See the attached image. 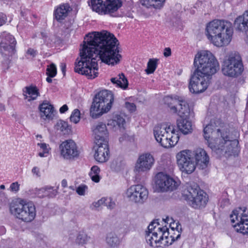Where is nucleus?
Listing matches in <instances>:
<instances>
[{
  "instance_id": "nucleus-35",
  "label": "nucleus",
  "mask_w": 248,
  "mask_h": 248,
  "mask_svg": "<svg viewBox=\"0 0 248 248\" xmlns=\"http://www.w3.org/2000/svg\"><path fill=\"white\" fill-rule=\"evenodd\" d=\"M106 241L107 243L111 247H117L120 243L119 238L114 232H109L107 234Z\"/></svg>"
},
{
  "instance_id": "nucleus-1",
  "label": "nucleus",
  "mask_w": 248,
  "mask_h": 248,
  "mask_svg": "<svg viewBox=\"0 0 248 248\" xmlns=\"http://www.w3.org/2000/svg\"><path fill=\"white\" fill-rule=\"evenodd\" d=\"M118 43L114 35L106 31L87 34L80 49V60L77 59L75 63V72L93 79L98 74L97 58L108 65L118 63L122 56Z\"/></svg>"
},
{
  "instance_id": "nucleus-4",
  "label": "nucleus",
  "mask_w": 248,
  "mask_h": 248,
  "mask_svg": "<svg viewBox=\"0 0 248 248\" xmlns=\"http://www.w3.org/2000/svg\"><path fill=\"white\" fill-rule=\"evenodd\" d=\"M193 64L195 71L210 78L219 69V64L215 57L207 50L199 52L195 56Z\"/></svg>"
},
{
  "instance_id": "nucleus-41",
  "label": "nucleus",
  "mask_w": 248,
  "mask_h": 248,
  "mask_svg": "<svg viewBox=\"0 0 248 248\" xmlns=\"http://www.w3.org/2000/svg\"><path fill=\"white\" fill-rule=\"evenodd\" d=\"M157 59H150L147 63V68L145 70L146 73L147 74L153 73L157 67Z\"/></svg>"
},
{
  "instance_id": "nucleus-15",
  "label": "nucleus",
  "mask_w": 248,
  "mask_h": 248,
  "mask_svg": "<svg viewBox=\"0 0 248 248\" xmlns=\"http://www.w3.org/2000/svg\"><path fill=\"white\" fill-rule=\"evenodd\" d=\"M61 155L66 159H72L78 157L79 155L77 145L72 140L63 141L59 146Z\"/></svg>"
},
{
  "instance_id": "nucleus-37",
  "label": "nucleus",
  "mask_w": 248,
  "mask_h": 248,
  "mask_svg": "<svg viewBox=\"0 0 248 248\" xmlns=\"http://www.w3.org/2000/svg\"><path fill=\"white\" fill-rule=\"evenodd\" d=\"M58 129H59L62 135H68L71 132V127L68 123L63 121H60L57 124Z\"/></svg>"
},
{
  "instance_id": "nucleus-10",
  "label": "nucleus",
  "mask_w": 248,
  "mask_h": 248,
  "mask_svg": "<svg viewBox=\"0 0 248 248\" xmlns=\"http://www.w3.org/2000/svg\"><path fill=\"white\" fill-rule=\"evenodd\" d=\"M243 71L242 59L237 52L232 53L223 62L222 72L225 76L236 78L241 75Z\"/></svg>"
},
{
  "instance_id": "nucleus-48",
  "label": "nucleus",
  "mask_w": 248,
  "mask_h": 248,
  "mask_svg": "<svg viewBox=\"0 0 248 248\" xmlns=\"http://www.w3.org/2000/svg\"><path fill=\"white\" fill-rule=\"evenodd\" d=\"M125 106L130 112H134L136 109V106L133 103L127 102L125 104Z\"/></svg>"
},
{
  "instance_id": "nucleus-11",
  "label": "nucleus",
  "mask_w": 248,
  "mask_h": 248,
  "mask_svg": "<svg viewBox=\"0 0 248 248\" xmlns=\"http://www.w3.org/2000/svg\"><path fill=\"white\" fill-rule=\"evenodd\" d=\"M193 153L189 150H182L176 155L177 163L181 171L192 173L196 169Z\"/></svg>"
},
{
  "instance_id": "nucleus-3",
  "label": "nucleus",
  "mask_w": 248,
  "mask_h": 248,
  "mask_svg": "<svg viewBox=\"0 0 248 248\" xmlns=\"http://www.w3.org/2000/svg\"><path fill=\"white\" fill-rule=\"evenodd\" d=\"M233 33L232 23L226 20L214 19L206 27V35L215 46L221 47L228 45Z\"/></svg>"
},
{
  "instance_id": "nucleus-47",
  "label": "nucleus",
  "mask_w": 248,
  "mask_h": 248,
  "mask_svg": "<svg viewBox=\"0 0 248 248\" xmlns=\"http://www.w3.org/2000/svg\"><path fill=\"white\" fill-rule=\"evenodd\" d=\"M106 201L105 202V206H106L108 209H112L114 207L115 203L114 202L112 201L110 198H106Z\"/></svg>"
},
{
  "instance_id": "nucleus-28",
  "label": "nucleus",
  "mask_w": 248,
  "mask_h": 248,
  "mask_svg": "<svg viewBox=\"0 0 248 248\" xmlns=\"http://www.w3.org/2000/svg\"><path fill=\"white\" fill-rule=\"evenodd\" d=\"M188 118H181L177 120V125L179 130L184 134L186 135L192 131V124Z\"/></svg>"
},
{
  "instance_id": "nucleus-52",
  "label": "nucleus",
  "mask_w": 248,
  "mask_h": 248,
  "mask_svg": "<svg viewBox=\"0 0 248 248\" xmlns=\"http://www.w3.org/2000/svg\"><path fill=\"white\" fill-rule=\"evenodd\" d=\"M27 53L28 54L30 55L32 57H35L37 54L36 50L31 48L28 49Z\"/></svg>"
},
{
  "instance_id": "nucleus-38",
  "label": "nucleus",
  "mask_w": 248,
  "mask_h": 248,
  "mask_svg": "<svg viewBox=\"0 0 248 248\" xmlns=\"http://www.w3.org/2000/svg\"><path fill=\"white\" fill-rule=\"evenodd\" d=\"M100 171L99 168L97 166H93L91 168L89 175L92 181L95 183H98L100 181V177L99 175Z\"/></svg>"
},
{
  "instance_id": "nucleus-19",
  "label": "nucleus",
  "mask_w": 248,
  "mask_h": 248,
  "mask_svg": "<svg viewBox=\"0 0 248 248\" xmlns=\"http://www.w3.org/2000/svg\"><path fill=\"white\" fill-rule=\"evenodd\" d=\"M193 154L196 166L201 170L205 169L209 161V157L206 152L202 148H198L195 151Z\"/></svg>"
},
{
  "instance_id": "nucleus-27",
  "label": "nucleus",
  "mask_w": 248,
  "mask_h": 248,
  "mask_svg": "<svg viewBox=\"0 0 248 248\" xmlns=\"http://www.w3.org/2000/svg\"><path fill=\"white\" fill-rule=\"evenodd\" d=\"M179 108H177V112L175 113L181 118H189L193 116V112L190 110L189 106L187 102L184 99V102L181 103Z\"/></svg>"
},
{
  "instance_id": "nucleus-32",
  "label": "nucleus",
  "mask_w": 248,
  "mask_h": 248,
  "mask_svg": "<svg viewBox=\"0 0 248 248\" xmlns=\"http://www.w3.org/2000/svg\"><path fill=\"white\" fill-rule=\"evenodd\" d=\"M108 0H90L89 4L93 11L98 14L102 13V9Z\"/></svg>"
},
{
  "instance_id": "nucleus-14",
  "label": "nucleus",
  "mask_w": 248,
  "mask_h": 248,
  "mask_svg": "<svg viewBox=\"0 0 248 248\" xmlns=\"http://www.w3.org/2000/svg\"><path fill=\"white\" fill-rule=\"evenodd\" d=\"M126 194L130 200L135 202L143 203L148 197V191L143 186L137 185L128 188Z\"/></svg>"
},
{
  "instance_id": "nucleus-22",
  "label": "nucleus",
  "mask_w": 248,
  "mask_h": 248,
  "mask_svg": "<svg viewBox=\"0 0 248 248\" xmlns=\"http://www.w3.org/2000/svg\"><path fill=\"white\" fill-rule=\"evenodd\" d=\"M40 116L46 120H52L54 116V108L47 101H44L39 106Z\"/></svg>"
},
{
  "instance_id": "nucleus-2",
  "label": "nucleus",
  "mask_w": 248,
  "mask_h": 248,
  "mask_svg": "<svg viewBox=\"0 0 248 248\" xmlns=\"http://www.w3.org/2000/svg\"><path fill=\"white\" fill-rule=\"evenodd\" d=\"M203 136L212 150H221L228 155L236 156L239 152L237 140H231L228 133L217 128L212 124L207 125L203 129Z\"/></svg>"
},
{
  "instance_id": "nucleus-7",
  "label": "nucleus",
  "mask_w": 248,
  "mask_h": 248,
  "mask_svg": "<svg viewBox=\"0 0 248 248\" xmlns=\"http://www.w3.org/2000/svg\"><path fill=\"white\" fill-rule=\"evenodd\" d=\"M178 131L173 125L158 124L154 128V134L157 142L164 148L174 146L178 142L179 136Z\"/></svg>"
},
{
  "instance_id": "nucleus-26",
  "label": "nucleus",
  "mask_w": 248,
  "mask_h": 248,
  "mask_svg": "<svg viewBox=\"0 0 248 248\" xmlns=\"http://www.w3.org/2000/svg\"><path fill=\"white\" fill-rule=\"evenodd\" d=\"M158 232L159 235H160V239H161L162 242H163L162 244L164 245H171L174 241L178 240L181 236L180 233H178L176 237L172 235H170V241L168 240L170 232H169V229L166 226L161 227Z\"/></svg>"
},
{
  "instance_id": "nucleus-56",
  "label": "nucleus",
  "mask_w": 248,
  "mask_h": 248,
  "mask_svg": "<svg viewBox=\"0 0 248 248\" xmlns=\"http://www.w3.org/2000/svg\"><path fill=\"white\" fill-rule=\"evenodd\" d=\"M68 109V106L66 105H63L60 108V112L61 113L65 112Z\"/></svg>"
},
{
  "instance_id": "nucleus-5",
  "label": "nucleus",
  "mask_w": 248,
  "mask_h": 248,
  "mask_svg": "<svg viewBox=\"0 0 248 248\" xmlns=\"http://www.w3.org/2000/svg\"><path fill=\"white\" fill-rule=\"evenodd\" d=\"M16 45L13 35L6 31L0 33V52L4 58L2 65L4 70L8 69L13 59L17 58Z\"/></svg>"
},
{
  "instance_id": "nucleus-8",
  "label": "nucleus",
  "mask_w": 248,
  "mask_h": 248,
  "mask_svg": "<svg viewBox=\"0 0 248 248\" xmlns=\"http://www.w3.org/2000/svg\"><path fill=\"white\" fill-rule=\"evenodd\" d=\"M10 210L17 218L26 222L32 221L36 216V208L32 202L20 200L12 202Z\"/></svg>"
},
{
  "instance_id": "nucleus-59",
  "label": "nucleus",
  "mask_w": 248,
  "mask_h": 248,
  "mask_svg": "<svg viewBox=\"0 0 248 248\" xmlns=\"http://www.w3.org/2000/svg\"><path fill=\"white\" fill-rule=\"evenodd\" d=\"M6 231L4 227H0V234H3L5 233Z\"/></svg>"
},
{
  "instance_id": "nucleus-45",
  "label": "nucleus",
  "mask_w": 248,
  "mask_h": 248,
  "mask_svg": "<svg viewBox=\"0 0 248 248\" xmlns=\"http://www.w3.org/2000/svg\"><path fill=\"white\" fill-rule=\"evenodd\" d=\"M70 121L75 124H77L80 119V112L78 109H75L70 117Z\"/></svg>"
},
{
  "instance_id": "nucleus-36",
  "label": "nucleus",
  "mask_w": 248,
  "mask_h": 248,
  "mask_svg": "<svg viewBox=\"0 0 248 248\" xmlns=\"http://www.w3.org/2000/svg\"><path fill=\"white\" fill-rule=\"evenodd\" d=\"M125 122L124 119L119 115H116L114 119L108 121V125L115 127L117 125L119 128L123 127Z\"/></svg>"
},
{
  "instance_id": "nucleus-46",
  "label": "nucleus",
  "mask_w": 248,
  "mask_h": 248,
  "mask_svg": "<svg viewBox=\"0 0 248 248\" xmlns=\"http://www.w3.org/2000/svg\"><path fill=\"white\" fill-rule=\"evenodd\" d=\"M88 186L86 185H80L78 187L76 191L77 193L81 196L85 195V191L87 189Z\"/></svg>"
},
{
  "instance_id": "nucleus-50",
  "label": "nucleus",
  "mask_w": 248,
  "mask_h": 248,
  "mask_svg": "<svg viewBox=\"0 0 248 248\" xmlns=\"http://www.w3.org/2000/svg\"><path fill=\"white\" fill-rule=\"evenodd\" d=\"M7 21V16L3 13H0V26L4 25Z\"/></svg>"
},
{
  "instance_id": "nucleus-9",
  "label": "nucleus",
  "mask_w": 248,
  "mask_h": 248,
  "mask_svg": "<svg viewBox=\"0 0 248 248\" xmlns=\"http://www.w3.org/2000/svg\"><path fill=\"white\" fill-rule=\"evenodd\" d=\"M183 196L188 203L195 209L204 207L208 202L206 193L196 184L188 186Z\"/></svg>"
},
{
  "instance_id": "nucleus-57",
  "label": "nucleus",
  "mask_w": 248,
  "mask_h": 248,
  "mask_svg": "<svg viewBox=\"0 0 248 248\" xmlns=\"http://www.w3.org/2000/svg\"><path fill=\"white\" fill-rule=\"evenodd\" d=\"M60 67L63 75H64L66 72V64L65 63H61Z\"/></svg>"
},
{
  "instance_id": "nucleus-16",
  "label": "nucleus",
  "mask_w": 248,
  "mask_h": 248,
  "mask_svg": "<svg viewBox=\"0 0 248 248\" xmlns=\"http://www.w3.org/2000/svg\"><path fill=\"white\" fill-rule=\"evenodd\" d=\"M93 149L95 151L94 157L96 161L104 163L108 160L109 157L108 141H101L100 144H96Z\"/></svg>"
},
{
  "instance_id": "nucleus-31",
  "label": "nucleus",
  "mask_w": 248,
  "mask_h": 248,
  "mask_svg": "<svg viewBox=\"0 0 248 248\" xmlns=\"http://www.w3.org/2000/svg\"><path fill=\"white\" fill-rule=\"evenodd\" d=\"M110 80L117 87L123 89H126L128 85V81L123 73L119 74V78H111Z\"/></svg>"
},
{
  "instance_id": "nucleus-13",
  "label": "nucleus",
  "mask_w": 248,
  "mask_h": 248,
  "mask_svg": "<svg viewBox=\"0 0 248 248\" xmlns=\"http://www.w3.org/2000/svg\"><path fill=\"white\" fill-rule=\"evenodd\" d=\"M155 184L156 189L160 192L172 191L178 186L177 183L173 178L162 172L156 175Z\"/></svg>"
},
{
  "instance_id": "nucleus-61",
  "label": "nucleus",
  "mask_w": 248,
  "mask_h": 248,
  "mask_svg": "<svg viewBox=\"0 0 248 248\" xmlns=\"http://www.w3.org/2000/svg\"><path fill=\"white\" fill-rule=\"evenodd\" d=\"M4 109V107L2 104H0V110L2 111Z\"/></svg>"
},
{
  "instance_id": "nucleus-17",
  "label": "nucleus",
  "mask_w": 248,
  "mask_h": 248,
  "mask_svg": "<svg viewBox=\"0 0 248 248\" xmlns=\"http://www.w3.org/2000/svg\"><path fill=\"white\" fill-rule=\"evenodd\" d=\"M154 163V158L151 154L144 153L139 156L135 167L139 171H145L150 170Z\"/></svg>"
},
{
  "instance_id": "nucleus-12",
  "label": "nucleus",
  "mask_w": 248,
  "mask_h": 248,
  "mask_svg": "<svg viewBox=\"0 0 248 248\" xmlns=\"http://www.w3.org/2000/svg\"><path fill=\"white\" fill-rule=\"evenodd\" d=\"M211 78L194 71L189 79V91L195 94L203 92L207 88Z\"/></svg>"
},
{
  "instance_id": "nucleus-6",
  "label": "nucleus",
  "mask_w": 248,
  "mask_h": 248,
  "mask_svg": "<svg viewBox=\"0 0 248 248\" xmlns=\"http://www.w3.org/2000/svg\"><path fill=\"white\" fill-rule=\"evenodd\" d=\"M113 100V94L111 91L103 90L99 92L95 95L91 107L92 117L97 118L108 112L111 108Z\"/></svg>"
},
{
  "instance_id": "nucleus-24",
  "label": "nucleus",
  "mask_w": 248,
  "mask_h": 248,
  "mask_svg": "<svg viewBox=\"0 0 248 248\" xmlns=\"http://www.w3.org/2000/svg\"><path fill=\"white\" fill-rule=\"evenodd\" d=\"M234 26L236 30L248 31V10L246 11L242 16H239L235 19Z\"/></svg>"
},
{
  "instance_id": "nucleus-62",
  "label": "nucleus",
  "mask_w": 248,
  "mask_h": 248,
  "mask_svg": "<svg viewBox=\"0 0 248 248\" xmlns=\"http://www.w3.org/2000/svg\"><path fill=\"white\" fill-rule=\"evenodd\" d=\"M0 188L1 189H5V186L4 185H1L0 186Z\"/></svg>"
},
{
  "instance_id": "nucleus-29",
  "label": "nucleus",
  "mask_w": 248,
  "mask_h": 248,
  "mask_svg": "<svg viewBox=\"0 0 248 248\" xmlns=\"http://www.w3.org/2000/svg\"><path fill=\"white\" fill-rule=\"evenodd\" d=\"M146 240L150 246L153 247H158L160 244H162L161 239H160L159 232H153L152 233H146Z\"/></svg>"
},
{
  "instance_id": "nucleus-42",
  "label": "nucleus",
  "mask_w": 248,
  "mask_h": 248,
  "mask_svg": "<svg viewBox=\"0 0 248 248\" xmlns=\"http://www.w3.org/2000/svg\"><path fill=\"white\" fill-rule=\"evenodd\" d=\"M159 226V224L158 222V219L153 221L148 226V231L146 232V233H152L153 232H158L161 228V227Z\"/></svg>"
},
{
  "instance_id": "nucleus-49",
  "label": "nucleus",
  "mask_w": 248,
  "mask_h": 248,
  "mask_svg": "<svg viewBox=\"0 0 248 248\" xmlns=\"http://www.w3.org/2000/svg\"><path fill=\"white\" fill-rule=\"evenodd\" d=\"M10 188L12 191L17 192L19 189V185L17 182H14L11 184Z\"/></svg>"
},
{
  "instance_id": "nucleus-39",
  "label": "nucleus",
  "mask_w": 248,
  "mask_h": 248,
  "mask_svg": "<svg viewBox=\"0 0 248 248\" xmlns=\"http://www.w3.org/2000/svg\"><path fill=\"white\" fill-rule=\"evenodd\" d=\"M37 145L40 147L41 150L38 153V155L41 157L47 156L50 149L49 145L45 143H38Z\"/></svg>"
},
{
  "instance_id": "nucleus-51",
  "label": "nucleus",
  "mask_w": 248,
  "mask_h": 248,
  "mask_svg": "<svg viewBox=\"0 0 248 248\" xmlns=\"http://www.w3.org/2000/svg\"><path fill=\"white\" fill-rule=\"evenodd\" d=\"M106 201V198H102L98 200L97 202L94 203V206L95 207H99L100 206L105 204Z\"/></svg>"
},
{
  "instance_id": "nucleus-34",
  "label": "nucleus",
  "mask_w": 248,
  "mask_h": 248,
  "mask_svg": "<svg viewBox=\"0 0 248 248\" xmlns=\"http://www.w3.org/2000/svg\"><path fill=\"white\" fill-rule=\"evenodd\" d=\"M23 91L30 95V98L28 99L29 101L35 100L40 95L39 91L36 86H27L24 88Z\"/></svg>"
},
{
  "instance_id": "nucleus-43",
  "label": "nucleus",
  "mask_w": 248,
  "mask_h": 248,
  "mask_svg": "<svg viewBox=\"0 0 248 248\" xmlns=\"http://www.w3.org/2000/svg\"><path fill=\"white\" fill-rule=\"evenodd\" d=\"M90 239V236H88L85 233L82 232L78 234L76 241L78 244H84L89 241Z\"/></svg>"
},
{
  "instance_id": "nucleus-30",
  "label": "nucleus",
  "mask_w": 248,
  "mask_h": 248,
  "mask_svg": "<svg viewBox=\"0 0 248 248\" xmlns=\"http://www.w3.org/2000/svg\"><path fill=\"white\" fill-rule=\"evenodd\" d=\"M165 1L166 0H142L141 3L143 6L148 8L160 9L163 7Z\"/></svg>"
},
{
  "instance_id": "nucleus-44",
  "label": "nucleus",
  "mask_w": 248,
  "mask_h": 248,
  "mask_svg": "<svg viewBox=\"0 0 248 248\" xmlns=\"http://www.w3.org/2000/svg\"><path fill=\"white\" fill-rule=\"evenodd\" d=\"M46 75L50 77H55L57 75L56 66L53 63L48 65L46 70Z\"/></svg>"
},
{
  "instance_id": "nucleus-23",
  "label": "nucleus",
  "mask_w": 248,
  "mask_h": 248,
  "mask_svg": "<svg viewBox=\"0 0 248 248\" xmlns=\"http://www.w3.org/2000/svg\"><path fill=\"white\" fill-rule=\"evenodd\" d=\"M72 8L68 3L61 4L54 11V17L59 22H62L67 17Z\"/></svg>"
},
{
  "instance_id": "nucleus-21",
  "label": "nucleus",
  "mask_w": 248,
  "mask_h": 248,
  "mask_svg": "<svg viewBox=\"0 0 248 248\" xmlns=\"http://www.w3.org/2000/svg\"><path fill=\"white\" fill-rule=\"evenodd\" d=\"M184 97L177 95H170L165 96L164 98V104L170 108V109L173 113L177 112V106L184 102Z\"/></svg>"
},
{
  "instance_id": "nucleus-60",
  "label": "nucleus",
  "mask_w": 248,
  "mask_h": 248,
  "mask_svg": "<svg viewBox=\"0 0 248 248\" xmlns=\"http://www.w3.org/2000/svg\"><path fill=\"white\" fill-rule=\"evenodd\" d=\"M52 78L53 77H50L47 76V77L46 78V81L48 83H51L52 81L51 78Z\"/></svg>"
},
{
  "instance_id": "nucleus-33",
  "label": "nucleus",
  "mask_w": 248,
  "mask_h": 248,
  "mask_svg": "<svg viewBox=\"0 0 248 248\" xmlns=\"http://www.w3.org/2000/svg\"><path fill=\"white\" fill-rule=\"evenodd\" d=\"M237 221L235 224L233 225L235 231L243 234H248V220H238Z\"/></svg>"
},
{
  "instance_id": "nucleus-25",
  "label": "nucleus",
  "mask_w": 248,
  "mask_h": 248,
  "mask_svg": "<svg viewBox=\"0 0 248 248\" xmlns=\"http://www.w3.org/2000/svg\"><path fill=\"white\" fill-rule=\"evenodd\" d=\"M230 217L232 223L238 220H248V209L245 207H239L232 211Z\"/></svg>"
},
{
  "instance_id": "nucleus-54",
  "label": "nucleus",
  "mask_w": 248,
  "mask_h": 248,
  "mask_svg": "<svg viewBox=\"0 0 248 248\" xmlns=\"http://www.w3.org/2000/svg\"><path fill=\"white\" fill-rule=\"evenodd\" d=\"M31 172L34 174H35L37 177L40 176L39 172V169L37 167H34L32 168L31 170Z\"/></svg>"
},
{
  "instance_id": "nucleus-20",
  "label": "nucleus",
  "mask_w": 248,
  "mask_h": 248,
  "mask_svg": "<svg viewBox=\"0 0 248 248\" xmlns=\"http://www.w3.org/2000/svg\"><path fill=\"white\" fill-rule=\"evenodd\" d=\"M122 6L121 0H108L102 9V13L100 14H108L111 16H116V12Z\"/></svg>"
},
{
  "instance_id": "nucleus-18",
  "label": "nucleus",
  "mask_w": 248,
  "mask_h": 248,
  "mask_svg": "<svg viewBox=\"0 0 248 248\" xmlns=\"http://www.w3.org/2000/svg\"><path fill=\"white\" fill-rule=\"evenodd\" d=\"M95 144H100L101 142L108 141V133L105 124L99 123L93 128Z\"/></svg>"
},
{
  "instance_id": "nucleus-40",
  "label": "nucleus",
  "mask_w": 248,
  "mask_h": 248,
  "mask_svg": "<svg viewBox=\"0 0 248 248\" xmlns=\"http://www.w3.org/2000/svg\"><path fill=\"white\" fill-rule=\"evenodd\" d=\"M41 191H44L45 193V197H47L48 198H54L58 193L57 190L52 186L43 187L41 188Z\"/></svg>"
},
{
  "instance_id": "nucleus-63",
  "label": "nucleus",
  "mask_w": 248,
  "mask_h": 248,
  "mask_svg": "<svg viewBox=\"0 0 248 248\" xmlns=\"http://www.w3.org/2000/svg\"><path fill=\"white\" fill-rule=\"evenodd\" d=\"M163 220L165 221V222L168 223V222L169 221V217H166V218L165 219H163Z\"/></svg>"
},
{
  "instance_id": "nucleus-58",
  "label": "nucleus",
  "mask_w": 248,
  "mask_h": 248,
  "mask_svg": "<svg viewBox=\"0 0 248 248\" xmlns=\"http://www.w3.org/2000/svg\"><path fill=\"white\" fill-rule=\"evenodd\" d=\"M67 181L65 179H63L62 181V186L63 187H65L67 186Z\"/></svg>"
},
{
  "instance_id": "nucleus-53",
  "label": "nucleus",
  "mask_w": 248,
  "mask_h": 248,
  "mask_svg": "<svg viewBox=\"0 0 248 248\" xmlns=\"http://www.w3.org/2000/svg\"><path fill=\"white\" fill-rule=\"evenodd\" d=\"M41 188L36 190L35 194L38 197L42 198L45 197V193L44 191H41Z\"/></svg>"
},
{
  "instance_id": "nucleus-64",
  "label": "nucleus",
  "mask_w": 248,
  "mask_h": 248,
  "mask_svg": "<svg viewBox=\"0 0 248 248\" xmlns=\"http://www.w3.org/2000/svg\"><path fill=\"white\" fill-rule=\"evenodd\" d=\"M36 137H37V138H42V135H37L36 136Z\"/></svg>"
},
{
  "instance_id": "nucleus-55",
  "label": "nucleus",
  "mask_w": 248,
  "mask_h": 248,
  "mask_svg": "<svg viewBox=\"0 0 248 248\" xmlns=\"http://www.w3.org/2000/svg\"><path fill=\"white\" fill-rule=\"evenodd\" d=\"M164 56L167 57L171 55V49L170 47H166L164 49L163 53Z\"/></svg>"
}]
</instances>
